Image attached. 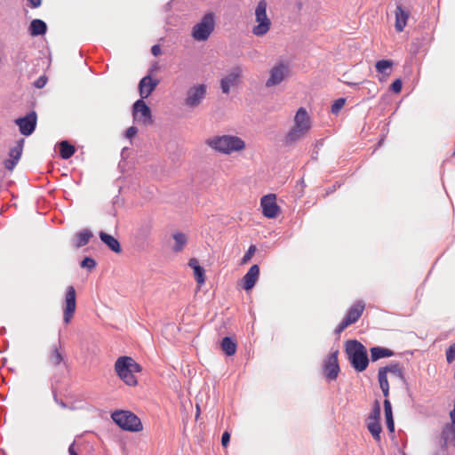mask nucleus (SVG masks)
<instances>
[{"instance_id":"38","label":"nucleus","mask_w":455,"mask_h":455,"mask_svg":"<svg viewBox=\"0 0 455 455\" xmlns=\"http://www.w3.org/2000/svg\"><path fill=\"white\" fill-rule=\"evenodd\" d=\"M446 359L448 363H451L455 360V343L451 345L447 349Z\"/></svg>"},{"instance_id":"37","label":"nucleus","mask_w":455,"mask_h":455,"mask_svg":"<svg viewBox=\"0 0 455 455\" xmlns=\"http://www.w3.org/2000/svg\"><path fill=\"white\" fill-rule=\"evenodd\" d=\"M50 360L53 364L57 365L62 361V355L57 349H54L51 355Z\"/></svg>"},{"instance_id":"2","label":"nucleus","mask_w":455,"mask_h":455,"mask_svg":"<svg viewBox=\"0 0 455 455\" xmlns=\"http://www.w3.org/2000/svg\"><path fill=\"white\" fill-rule=\"evenodd\" d=\"M206 145L212 149L224 154L232 155L244 150L246 144L240 137L230 134L218 135L209 138Z\"/></svg>"},{"instance_id":"18","label":"nucleus","mask_w":455,"mask_h":455,"mask_svg":"<svg viewBox=\"0 0 455 455\" xmlns=\"http://www.w3.org/2000/svg\"><path fill=\"white\" fill-rule=\"evenodd\" d=\"M23 148V140H20L15 147L12 148L9 152V158L4 161V166L9 171H12L18 164Z\"/></svg>"},{"instance_id":"14","label":"nucleus","mask_w":455,"mask_h":455,"mask_svg":"<svg viewBox=\"0 0 455 455\" xmlns=\"http://www.w3.org/2000/svg\"><path fill=\"white\" fill-rule=\"evenodd\" d=\"M260 205L265 217L274 219L278 215L279 207L276 204L275 195L264 196L260 200Z\"/></svg>"},{"instance_id":"31","label":"nucleus","mask_w":455,"mask_h":455,"mask_svg":"<svg viewBox=\"0 0 455 455\" xmlns=\"http://www.w3.org/2000/svg\"><path fill=\"white\" fill-rule=\"evenodd\" d=\"M92 236V234L89 230H84V231L78 233L76 235L75 245L76 247H82V246L85 245L89 242V240Z\"/></svg>"},{"instance_id":"24","label":"nucleus","mask_w":455,"mask_h":455,"mask_svg":"<svg viewBox=\"0 0 455 455\" xmlns=\"http://www.w3.org/2000/svg\"><path fill=\"white\" fill-rule=\"evenodd\" d=\"M100 240L113 251L115 252H120L121 251V246L119 242L112 235L105 233L100 232Z\"/></svg>"},{"instance_id":"39","label":"nucleus","mask_w":455,"mask_h":455,"mask_svg":"<svg viewBox=\"0 0 455 455\" xmlns=\"http://www.w3.org/2000/svg\"><path fill=\"white\" fill-rule=\"evenodd\" d=\"M96 263H95V260L92 258H85L82 262H81V267H84V268H89V269H92L95 267Z\"/></svg>"},{"instance_id":"19","label":"nucleus","mask_w":455,"mask_h":455,"mask_svg":"<svg viewBox=\"0 0 455 455\" xmlns=\"http://www.w3.org/2000/svg\"><path fill=\"white\" fill-rule=\"evenodd\" d=\"M259 275V267L258 265H252L248 272L243 276V288L246 291H250L253 288L257 283Z\"/></svg>"},{"instance_id":"36","label":"nucleus","mask_w":455,"mask_h":455,"mask_svg":"<svg viewBox=\"0 0 455 455\" xmlns=\"http://www.w3.org/2000/svg\"><path fill=\"white\" fill-rule=\"evenodd\" d=\"M255 251H256L255 245H251L249 247L247 252L244 254V256L242 259V263L243 264L247 263L251 259V257L254 255Z\"/></svg>"},{"instance_id":"47","label":"nucleus","mask_w":455,"mask_h":455,"mask_svg":"<svg viewBox=\"0 0 455 455\" xmlns=\"http://www.w3.org/2000/svg\"><path fill=\"white\" fill-rule=\"evenodd\" d=\"M383 395L387 398L389 395V387L382 388Z\"/></svg>"},{"instance_id":"10","label":"nucleus","mask_w":455,"mask_h":455,"mask_svg":"<svg viewBox=\"0 0 455 455\" xmlns=\"http://www.w3.org/2000/svg\"><path fill=\"white\" fill-rule=\"evenodd\" d=\"M132 116L139 124L148 126L153 123L151 109L143 100H138L133 104Z\"/></svg>"},{"instance_id":"20","label":"nucleus","mask_w":455,"mask_h":455,"mask_svg":"<svg viewBox=\"0 0 455 455\" xmlns=\"http://www.w3.org/2000/svg\"><path fill=\"white\" fill-rule=\"evenodd\" d=\"M409 12L403 9L401 5H398L395 10V29L398 32H402L407 24L409 18Z\"/></svg>"},{"instance_id":"45","label":"nucleus","mask_w":455,"mask_h":455,"mask_svg":"<svg viewBox=\"0 0 455 455\" xmlns=\"http://www.w3.org/2000/svg\"><path fill=\"white\" fill-rule=\"evenodd\" d=\"M153 55L157 56L161 53V49L158 45H154L151 49Z\"/></svg>"},{"instance_id":"48","label":"nucleus","mask_w":455,"mask_h":455,"mask_svg":"<svg viewBox=\"0 0 455 455\" xmlns=\"http://www.w3.org/2000/svg\"><path fill=\"white\" fill-rule=\"evenodd\" d=\"M61 407H66V404L63 402L59 403Z\"/></svg>"},{"instance_id":"8","label":"nucleus","mask_w":455,"mask_h":455,"mask_svg":"<svg viewBox=\"0 0 455 455\" xmlns=\"http://www.w3.org/2000/svg\"><path fill=\"white\" fill-rule=\"evenodd\" d=\"M206 94V84H195L187 90L184 99V105L190 109H195L203 103Z\"/></svg>"},{"instance_id":"13","label":"nucleus","mask_w":455,"mask_h":455,"mask_svg":"<svg viewBox=\"0 0 455 455\" xmlns=\"http://www.w3.org/2000/svg\"><path fill=\"white\" fill-rule=\"evenodd\" d=\"M76 308V291L73 286H68L65 294V307L63 308V320L66 323H68L71 321Z\"/></svg>"},{"instance_id":"12","label":"nucleus","mask_w":455,"mask_h":455,"mask_svg":"<svg viewBox=\"0 0 455 455\" xmlns=\"http://www.w3.org/2000/svg\"><path fill=\"white\" fill-rule=\"evenodd\" d=\"M364 303L363 301H357L348 310L346 318L339 324L336 329L338 333L343 331L348 325L355 323L362 315L364 310Z\"/></svg>"},{"instance_id":"5","label":"nucleus","mask_w":455,"mask_h":455,"mask_svg":"<svg viewBox=\"0 0 455 455\" xmlns=\"http://www.w3.org/2000/svg\"><path fill=\"white\" fill-rule=\"evenodd\" d=\"M215 28V15L207 12L191 29V36L196 42L207 41Z\"/></svg>"},{"instance_id":"42","label":"nucleus","mask_w":455,"mask_h":455,"mask_svg":"<svg viewBox=\"0 0 455 455\" xmlns=\"http://www.w3.org/2000/svg\"><path fill=\"white\" fill-rule=\"evenodd\" d=\"M47 79L44 76H40L36 82L35 86L36 88H43L46 84Z\"/></svg>"},{"instance_id":"28","label":"nucleus","mask_w":455,"mask_h":455,"mask_svg":"<svg viewBox=\"0 0 455 455\" xmlns=\"http://www.w3.org/2000/svg\"><path fill=\"white\" fill-rule=\"evenodd\" d=\"M221 348L227 355H233L236 351V344L228 337H225L221 342Z\"/></svg>"},{"instance_id":"34","label":"nucleus","mask_w":455,"mask_h":455,"mask_svg":"<svg viewBox=\"0 0 455 455\" xmlns=\"http://www.w3.org/2000/svg\"><path fill=\"white\" fill-rule=\"evenodd\" d=\"M379 387L380 388H386V387H389V384H388V380H387V376L385 374V371L384 370H379Z\"/></svg>"},{"instance_id":"33","label":"nucleus","mask_w":455,"mask_h":455,"mask_svg":"<svg viewBox=\"0 0 455 455\" xmlns=\"http://www.w3.org/2000/svg\"><path fill=\"white\" fill-rule=\"evenodd\" d=\"M380 418V405L378 401H375L372 410L367 418V420H379Z\"/></svg>"},{"instance_id":"3","label":"nucleus","mask_w":455,"mask_h":455,"mask_svg":"<svg viewBox=\"0 0 455 455\" xmlns=\"http://www.w3.org/2000/svg\"><path fill=\"white\" fill-rule=\"evenodd\" d=\"M115 371L117 376L128 386H136L135 372L141 371V367L130 356H120L115 363Z\"/></svg>"},{"instance_id":"30","label":"nucleus","mask_w":455,"mask_h":455,"mask_svg":"<svg viewBox=\"0 0 455 455\" xmlns=\"http://www.w3.org/2000/svg\"><path fill=\"white\" fill-rule=\"evenodd\" d=\"M60 156L63 159H68L75 153V148L68 144V141L63 140L60 143Z\"/></svg>"},{"instance_id":"21","label":"nucleus","mask_w":455,"mask_h":455,"mask_svg":"<svg viewBox=\"0 0 455 455\" xmlns=\"http://www.w3.org/2000/svg\"><path fill=\"white\" fill-rule=\"evenodd\" d=\"M46 23L39 19L33 20L28 27V32L32 36H43L46 33Z\"/></svg>"},{"instance_id":"26","label":"nucleus","mask_w":455,"mask_h":455,"mask_svg":"<svg viewBox=\"0 0 455 455\" xmlns=\"http://www.w3.org/2000/svg\"><path fill=\"white\" fill-rule=\"evenodd\" d=\"M393 355V351L385 347H375L371 349V357L372 361H377L384 357H389Z\"/></svg>"},{"instance_id":"17","label":"nucleus","mask_w":455,"mask_h":455,"mask_svg":"<svg viewBox=\"0 0 455 455\" xmlns=\"http://www.w3.org/2000/svg\"><path fill=\"white\" fill-rule=\"evenodd\" d=\"M159 81L153 79L150 76H144L139 84L140 100L147 99L156 89Z\"/></svg>"},{"instance_id":"4","label":"nucleus","mask_w":455,"mask_h":455,"mask_svg":"<svg viewBox=\"0 0 455 455\" xmlns=\"http://www.w3.org/2000/svg\"><path fill=\"white\" fill-rule=\"evenodd\" d=\"M346 352L353 367L363 371L369 363L367 351L364 346L356 340H349L346 344Z\"/></svg>"},{"instance_id":"9","label":"nucleus","mask_w":455,"mask_h":455,"mask_svg":"<svg viewBox=\"0 0 455 455\" xmlns=\"http://www.w3.org/2000/svg\"><path fill=\"white\" fill-rule=\"evenodd\" d=\"M243 75V68L240 66L232 68L220 80L222 93L228 94L232 89L239 86Z\"/></svg>"},{"instance_id":"32","label":"nucleus","mask_w":455,"mask_h":455,"mask_svg":"<svg viewBox=\"0 0 455 455\" xmlns=\"http://www.w3.org/2000/svg\"><path fill=\"white\" fill-rule=\"evenodd\" d=\"M379 370H384L385 374L387 376H388V374H389L391 377L403 379V372L398 364H390L388 366L380 368Z\"/></svg>"},{"instance_id":"7","label":"nucleus","mask_w":455,"mask_h":455,"mask_svg":"<svg viewBox=\"0 0 455 455\" xmlns=\"http://www.w3.org/2000/svg\"><path fill=\"white\" fill-rule=\"evenodd\" d=\"M111 418L116 425L124 430L137 432L142 429L140 419L130 411H115L112 413Z\"/></svg>"},{"instance_id":"22","label":"nucleus","mask_w":455,"mask_h":455,"mask_svg":"<svg viewBox=\"0 0 455 455\" xmlns=\"http://www.w3.org/2000/svg\"><path fill=\"white\" fill-rule=\"evenodd\" d=\"M188 266L193 269L194 275L199 285H203L205 282L204 269L199 265L196 259H191Z\"/></svg>"},{"instance_id":"35","label":"nucleus","mask_w":455,"mask_h":455,"mask_svg":"<svg viewBox=\"0 0 455 455\" xmlns=\"http://www.w3.org/2000/svg\"><path fill=\"white\" fill-rule=\"evenodd\" d=\"M346 103V100L343 98L338 99L335 100L331 106V112L332 114H338L340 109L344 107Z\"/></svg>"},{"instance_id":"6","label":"nucleus","mask_w":455,"mask_h":455,"mask_svg":"<svg viewBox=\"0 0 455 455\" xmlns=\"http://www.w3.org/2000/svg\"><path fill=\"white\" fill-rule=\"evenodd\" d=\"M267 3L266 0H260L254 11L255 25L252 27L251 32L256 36H265L271 28V20L267 13Z\"/></svg>"},{"instance_id":"44","label":"nucleus","mask_w":455,"mask_h":455,"mask_svg":"<svg viewBox=\"0 0 455 455\" xmlns=\"http://www.w3.org/2000/svg\"><path fill=\"white\" fill-rule=\"evenodd\" d=\"M28 3H29V5L32 7V8H37L41 5L42 4V0H28Z\"/></svg>"},{"instance_id":"27","label":"nucleus","mask_w":455,"mask_h":455,"mask_svg":"<svg viewBox=\"0 0 455 455\" xmlns=\"http://www.w3.org/2000/svg\"><path fill=\"white\" fill-rule=\"evenodd\" d=\"M367 428L377 441L380 440V433L382 431L379 420H367Z\"/></svg>"},{"instance_id":"49","label":"nucleus","mask_w":455,"mask_h":455,"mask_svg":"<svg viewBox=\"0 0 455 455\" xmlns=\"http://www.w3.org/2000/svg\"><path fill=\"white\" fill-rule=\"evenodd\" d=\"M196 409H197V414H196V417H198V415H199V406H196Z\"/></svg>"},{"instance_id":"11","label":"nucleus","mask_w":455,"mask_h":455,"mask_svg":"<svg viewBox=\"0 0 455 455\" xmlns=\"http://www.w3.org/2000/svg\"><path fill=\"white\" fill-rule=\"evenodd\" d=\"M289 75V66L283 62H279L269 70V76L266 81L265 85L267 88L278 85L285 80Z\"/></svg>"},{"instance_id":"40","label":"nucleus","mask_w":455,"mask_h":455,"mask_svg":"<svg viewBox=\"0 0 455 455\" xmlns=\"http://www.w3.org/2000/svg\"><path fill=\"white\" fill-rule=\"evenodd\" d=\"M391 90L395 93L400 92L402 90V81L400 79L395 80L391 84Z\"/></svg>"},{"instance_id":"46","label":"nucleus","mask_w":455,"mask_h":455,"mask_svg":"<svg viewBox=\"0 0 455 455\" xmlns=\"http://www.w3.org/2000/svg\"><path fill=\"white\" fill-rule=\"evenodd\" d=\"M69 455H78L76 451L74 450V443H72L68 448Z\"/></svg>"},{"instance_id":"41","label":"nucleus","mask_w":455,"mask_h":455,"mask_svg":"<svg viewBox=\"0 0 455 455\" xmlns=\"http://www.w3.org/2000/svg\"><path fill=\"white\" fill-rule=\"evenodd\" d=\"M138 132V129L135 126H131L126 130L125 137L128 139L133 138Z\"/></svg>"},{"instance_id":"29","label":"nucleus","mask_w":455,"mask_h":455,"mask_svg":"<svg viewBox=\"0 0 455 455\" xmlns=\"http://www.w3.org/2000/svg\"><path fill=\"white\" fill-rule=\"evenodd\" d=\"M392 66L393 62L388 60H379L375 65L377 71L383 74L384 76L390 75Z\"/></svg>"},{"instance_id":"25","label":"nucleus","mask_w":455,"mask_h":455,"mask_svg":"<svg viewBox=\"0 0 455 455\" xmlns=\"http://www.w3.org/2000/svg\"><path fill=\"white\" fill-rule=\"evenodd\" d=\"M384 411H385L387 427L390 432H394L395 423H394L393 413H392V406H391V403L388 399H385V401H384Z\"/></svg>"},{"instance_id":"16","label":"nucleus","mask_w":455,"mask_h":455,"mask_svg":"<svg viewBox=\"0 0 455 455\" xmlns=\"http://www.w3.org/2000/svg\"><path fill=\"white\" fill-rule=\"evenodd\" d=\"M16 124L19 126L20 132L25 136L30 135L36 125V114L31 112L26 116L15 120Z\"/></svg>"},{"instance_id":"15","label":"nucleus","mask_w":455,"mask_h":455,"mask_svg":"<svg viewBox=\"0 0 455 455\" xmlns=\"http://www.w3.org/2000/svg\"><path fill=\"white\" fill-rule=\"evenodd\" d=\"M323 372L327 379H336L339 372V366L338 363V351L332 352L328 356L323 365Z\"/></svg>"},{"instance_id":"23","label":"nucleus","mask_w":455,"mask_h":455,"mask_svg":"<svg viewBox=\"0 0 455 455\" xmlns=\"http://www.w3.org/2000/svg\"><path fill=\"white\" fill-rule=\"evenodd\" d=\"M173 244L172 250L174 252L182 251L188 243L187 235L182 232H176L172 235Z\"/></svg>"},{"instance_id":"1","label":"nucleus","mask_w":455,"mask_h":455,"mask_svg":"<svg viewBox=\"0 0 455 455\" xmlns=\"http://www.w3.org/2000/svg\"><path fill=\"white\" fill-rule=\"evenodd\" d=\"M312 127L311 117L304 108H299L294 117L293 124L285 135L284 141L287 145H293L303 140Z\"/></svg>"},{"instance_id":"43","label":"nucleus","mask_w":455,"mask_h":455,"mask_svg":"<svg viewBox=\"0 0 455 455\" xmlns=\"http://www.w3.org/2000/svg\"><path fill=\"white\" fill-rule=\"evenodd\" d=\"M230 440V435L228 432H224L221 437V443L224 447H227Z\"/></svg>"}]
</instances>
